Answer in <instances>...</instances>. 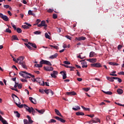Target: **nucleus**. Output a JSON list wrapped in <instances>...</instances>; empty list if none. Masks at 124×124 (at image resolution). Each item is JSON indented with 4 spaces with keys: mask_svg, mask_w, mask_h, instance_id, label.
I'll return each mask as SVG.
<instances>
[{
    "mask_svg": "<svg viewBox=\"0 0 124 124\" xmlns=\"http://www.w3.org/2000/svg\"><path fill=\"white\" fill-rule=\"evenodd\" d=\"M29 100H30L31 103H33V104H36L37 103L36 100H35V99H33L31 97H29Z\"/></svg>",
    "mask_w": 124,
    "mask_h": 124,
    "instance_id": "15",
    "label": "nucleus"
},
{
    "mask_svg": "<svg viewBox=\"0 0 124 124\" xmlns=\"http://www.w3.org/2000/svg\"><path fill=\"white\" fill-rule=\"evenodd\" d=\"M44 92L46 93V94H49V93H50V92H49V89L45 90Z\"/></svg>",
    "mask_w": 124,
    "mask_h": 124,
    "instance_id": "51",
    "label": "nucleus"
},
{
    "mask_svg": "<svg viewBox=\"0 0 124 124\" xmlns=\"http://www.w3.org/2000/svg\"><path fill=\"white\" fill-rule=\"evenodd\" d=\"M6 32H9V33H11L12 31L9 29V27L6 29Z\"/></svg>",
    "mask_w": 124,
    "mask_h": 124,
    "instance_id": "47",
    "label": "nucleus"
},
{
    "mask_svg": "<svg viewBox=\"0 0 124 124\" xmlns=\"http://www.w3.org/2000/svg\"><path fill=\"white\" fill-rule=\"evenodd\" d=\"M46 22L45 20H43L41 21V24H38L37 25L39 28H41V27H45V28H47V25L46 24Z\"/></svg>",
    "mask_w": 124,
    "mask_h": 124,
    "instance_id": "6",
    "label": "nucleus"
},
{
    "mask_svg": "<svg viewBox=\"0 0 124 124\" xmlns=\"http://www.w3.org/2000/svg\"><path fill=\"white\" fill-rule=\"evenodd\" d=\"M106 94H108L109 95H111V94H113V93H112V92L111 91H108V92H107Z\"/></svg>",
    "mask_w": 124,
    "mask_h": 124,
    "instance_id": "50",
    "label": "nucleus"
},
{
    "mask_svg": "<svg viewBox=\"0 0 124 124\" xmlns=\"http://www.w3.org/2000/svg\"><path fill=\"white\" fill-rule=\"evenodd\" d=\"M108 64H110V65H119V64L118 63L114 62H108Z\"/></svg>",
    "mask_w": 124,
    "mask_h": 124,
    "instance_id": "30",
    "label": "nucleus"
},
{
    "mask_svg": "<svg viewBox=\"0 0 124 124\" xmlns=\"http://www.w3.org/2000/svg\"><path fill=\"white\" fill-rule=\"evenodd\" d=\"M12 41H13V40H19V39H18V37H17L16 35H13L12 36Z\"/></svg>",
    "mask_w": 124,
    "mask_h": 124,
    "instance_id": "26",
    "label": "nucleus"
},
{
    "mask_svg": "<svg viewBox=\"0 0 124 124\" xmlns=\"http://www.w3.org/2000/svg\"><path fill=\"white\" fill-rule=\"evenodd\" d=\"M24 124H31L29 121L27 119H24Z\"/></svg>",
    "mask_w": 124,
    "mask_h": 124,
    "instance_id": "46",
    "label": "nucleus"
},
{
    "mask_svg": "<svg viewBox=\"0 0 124 124\" xmlns=\"http://www.w3.org/2000/svg\"><path fill=\"white\" fill-rule=\"evenodd\" d=\"M28 44L29 45H30L31 46H32V47H33V48H37V46H36V45H35V44H33V43H32L29 42Z\"/></svg>",
    "mask_w": 124,
    "mask_h": 124,
    "instance_id": "23",
    "label": "nucleus"
},
{
    "mask_svg": "<svg viewBox=\"0 0 124 124\" xmlns=\"http://www.w3.org/2000/svg\"><path fill=\"white\" fill-rule=\"evenodd\" d=\"M83 90H84L85 92H89V91L91 90V88L89 87L86 88H83Z\"/></svg>",
    "mask_w": 124,
    "mask_h": 124,
    "instance_id": "48",
    "label": "nucleus"
},
{
    "mask_svg": "<svg viewBox=\"0 0 124 124\" xmlns=\"http://www.w3.org/2000/svg\"><path fill=\"white\" fill-rule=\"evenodd\" d=\"M66 94H67V95H76L77 93H76L75 92L73 91V92H67Z\"/></svg>",
    "mask_w": 124,
    "mask_h": 124,
    "instance_id": "16",
    "label": "nucleus"
},
{
    "mask_svg": "<svg viewBox=\"0 0 124 124\" xmlns=\"http://www.w3.org/2000/svg\"><path fill=\"white\" fill-rule=\"evenodd\" d=\"M35 110L37 111V112H38L40 114H43L44 112H45V110L44 109H41V110H38L37 108H35Z\"/></svg>",
    "mask_w": 124,
    "mask_h": 124,
    "instance_id": "22",
    "label": "nucleus"
},
{
    "mask_svg": "<svg viewBox=\"0 0 124 124\" xmlns=\"http://www.w3.org/2000/svg\"><path fill=\"white\" fill-rule=\"evenodd\" d=\"M45 36L46 38H47L48 39H51V38L50 37V35L48 34V33L46 32L45 34Z\"/></svg>",
    "mask_w": 124,
    "mask_h": 124,
    "instance_id": "34",
    "label": "nucleus"
},
{
    "mask_svg": "<svg viewBox=\"0 0 124 124\" xmlns=\"http://www.w3.org/2000/svg\"><path fill=\"white\" fill-rule=\"evenodd\" d=\"M40 22H41V20L39 19H37V20L36 21V24H39V23H40Z\"/></svg>",
    "mask_w": 124,
    "mask_h": 124,
    "instance_id": "55",
    "label": "nucleus"
},
{
    "mask_svg": "<svg viewBox=\"0 0 124 124\" xmlns=\"http://www.w3.org/2000/svg\"><path fill=\"white\" fill-rule=\"evenodd\" d=\"M16 31L18 33H21V32H22V29H21L20 28H17Z\"/></svg>",
    "mask_w": 124,
    "mask_h": 124,
    "instance_id": "37",
    "label": "nucleus"
},
{
    "mask_svg": "<svg viewBox=\"0 0 124 124\" xmlns=\"http://www.w3.org/2000/svg\"><path fill=\"white\" fill-rule=\"evenodd\" d=\"M57 122L55 119H51L49 123H56Z\"/></svg>",
    "mask_w": 124,
    "mask_h": 124,
    "instance_id": "54",
    "label": "nucleus"
},
{
    "mask_svg": "<svg viewBox=\"0 0 124 124\" xmlns=\"http://www.w3.org/2000/svg\"><path fill=\"white\" fill-rule=\"evenodd\" d=\"M34 34H41V31H37L33 32Z\"/></svg>",
    "mask_w": 124,
    "mask_h": 124,
    "instance_id": "39",
    "label": "nucleus"
},
{
    "mask_svg": "<svg viewBox=\"0 0 124 124\" xmlns=\"http://www.w3.org/2000/svg\"><path fill=\"white\" fill-rule=\"evenodd\" d=\"M25 74H28V75H29V76H30L31 77H32V78H34L35 77L34 75H31V74H30L29 73H28L26 71H21L19 72V75H20V76H22L23 77H25Z\"/></svg>",
    "mask_w": 124,
    "mask_h": 124,
    "instance_id": "2",
    "label": "nucleus"
},
{
    "mask_svg": "<svg viewBox=\"0 0 124 124\" xmlns=\"http://www.w3.org/2000/svg\"><path fill=\"white\" fill-rule=\"evenodd\" d=\"M14 113L16 115V116L17 117V118H20L21 117V114L19 113L18 111H14Z\"/></svg>",
    "mask_w": 124,
    "mask_h": 124,
    "instance_id": "28",
    "label": "nucleus"
},
{
    "mask_svg": "<svg viewBox=\"0 0 124 124\" xmlns=\"http://www.w3.org/2000/svg\"><path fill=\"white\" fill-rule=\"evenodd\" d=\"M18 89H22V85L21 84H19L17 86Z\"/></svg>",
    "mask_w": 124,
    "mask_h": 124,
    "instance_id": "60",
    "label": "nucleus"
},
{
    "mask_svg": "<svg viewBox=\"0 0 124 124\" xmlns=\"http://www.w3.org/2000/svg\"><path fill=\"white\" fill-rule=\"evenodd\" d=\"M62 66H64L65 67H66V68H72V66L65 65L64 64H62Z\"/></svg>",
    "mask_w": 124,
    "mask_h": 124,
    "instance_id": "38",
    "label": "nucleus"
},
{
    "mask_svg": "<svg viewBox=\"0 0 124 124\" xmlns=\"http://www.w3.org/2000/svg\"><path fill=\"white\" fill-rule=\"evenodd\" d=\"M0 18H1V19H3L4 21H5V22H8L9 21V18L8 17L6 16L3 15V14L0 13Z\"/></svg>",
    "mask_w": 124,
    "mask_h": 124,
    "instance_id": "3",
    "label": "nucleus"
},
{
    "mask_svg": "<svg viewBox=\"0 0 124 124\" xmlns=\"http://www.w3.org/2000/svg\"><path fill=\"white\" fill-rule=\"evenodd\" d=\"M50 47H51V48H54V49H56V50L59 49V47L57 46L50 45Z\"/></svg>",
    "mask_w": 124,
    "mask_h": 124,
    "instance_id": "36",
    "label": "nucleus"
},
{
    "mask_svg": "<svg viewBox=\"0 0 124 124\" xmlns=\"http://www.w3.org/2000/svg\"><path fill=\"white\" fill-rule=\"evenodd\" d=\"M27 118L28 119L29 122L31 124H32L33 123V121L31 120V118L30 117L29 115L27 116Z\"/></svg>",
    "mask_w": 124,
    "mask_h": 124,
    "instance_id": "27",
    "label": "nucleus"
},
{
    "mask_svg": "<svg viewBox=\"0 0 124 124\" xmlns=\"http://www.w3.org/2000/svg\"><path fill=\"white\" fill-rule=\"evenodd\" d=\"M39 83L40 85H41V86H45V82H44L43 81L39 82Z\"/></svg>",
    "mask_w": 124,
    "mask_h": 124,
    "instance_id": "40",
    "label": "nucleus"
},
{
    "mask_svg": "<svg viewBox=\"0 0 124 124\" xmlns=\"http://www.w3.org/2000/svg\"><path fill=\"white\" fill-rule=\"evenodd\" d=\"M76 115H77V116H84L85 113L82 111H78L76 113Z\"/></svg>",
    "mask_w": 124,
    "mask_h": 124,
    "instance_id": "18",
    "label": "nucleus"
},
{
    "mask_svg": "<svg viewBox=\"0 0 124 124\" xmlns=\"http://www.w3.org/2000/svg\"><path fill=\"white\" fill-rule=\"evenodd\" d=\"M63 63H64L65 64H70V62L68 61H64Z\"/></svg>",
    "mask_w": 124,
    "mask_h": 124,
    "instance_id": "57",
    "label": "nucleus"
},
{
    "mask_svg": "<svg viewBox=\"0 0 124 124\" xmlns=\"http://www.w3.org/2000/svg\"><path fill=\"white\" fill-rule=\"evenodd\" d=\"M122 48H123V46H122L121 45H119L118 46L117 49L119 51H120V50H121V49H122Z\"/></svg>",
    "mask_w": 124,
    "mask_h": 124,
    "instance_id": "45",
    "label": "nucleus"
},
{
    "mask_svg": "<svg viewBox=\"0 0 124 124\" xmlns=\"http://www.w3.org/2000/svg\"><path fill=\"white\" fill-rule=\"evenodd\" d=\"M22 28H23L24 29L28 30V29H30V27L27 25H22Z\"/></svg>",
    "mask_w": 124,
    "mask_h": 124,
    "instance_id": "42",
    "label": "nucleus"
},
{
    "mask_svg": "<svg viewBox=\"0 0 124 124\" xmlns=\"http://www.w3.org/2000/svg\"><path fill=\"white\" fill-rule=\"evenodd\" d=\"M118 94H122L124 93V91L121 89H119L117 90Z\"/></svg>",
    "mask_w": 124,
    "mask_h": 124,
    "instance_id": "29",
    "label": "nucleus"
},
{
    "mask_svg": "<svg viewBox=\"0 0 124 124\" xmlns=\"http://www.w3.org/2000/svg\"><path fill=\"white\" fill-rule=\"evenodd\" d=\"M53 19H57L58 18V15L56 14H54L53 15Z\"/></svg>",
    "mask_w": 124,
    "mask_h": 124,
    "instance_id": "49",
    "label": "nucleus"
},
{
    "mask_svg": "<svg viewBox=\"0 0 124 124\" xmlns=\"http://www.w3.org/2000/svg\"><path fill=\"white\" fill-rule=\"evenodd\" d=\"M41 63H43V64H46L47 65H50V66H52V63H51V62L44 60H42L41 61Z\"/></svg>",
    "mask_w": 124,
    "mask_h": 124,
    "instance_id": "5",
    "label": "nucleus"
},
{
    "mask_svg": "<svg viewBox=\"0 0 124 124\" xmlns=\"http://www.w3.org/2000/svg\"><path fill=\"white\" fill-rule=\"evenodd\" d=\"M61 74L62 75V78L64 80V79H66L67 77H66V72H63V71H61Z\"/></svg>",
    "mask_w": 124,
    "mask_h": 124,
    "instance_id": "17",
    "label": "nucleus"
},
{
    "mask_svg": "<svg viewBox=\"0 0 124 124\" xmlns=\"http://www.w3.org/2000/svg\"><path fill=\"white\" fill-rule=\"evenodd\" d=\"M19 85V84H18V83H16V82H15V84L14 85V88H17V87H18V85Z\"/></svg>",
    "mask_w": 124,
    "mask_h": 124,
    "instance_id": "59",
    "label": "nucleus"
},
{
    "mask_svg": "<svg viewBox=\"0 0 124 124\" xmlns=\"http://www.w3.org/2000/svg\"><path fill=\"white\" fill-rule=\"evenodd\" d=\"M39 92L41 93H44V91L42 89H39Z\"/></svg>",
    "mask_w": 124,
    "mask_h": 124,
    "instance_id": "62",
    "label": "nucleus"
},
{
    "mask_svg": "<svg viewBox=\"0 0 124 124\" xmlns=\"http://www.w3.org/2000/svg\"><path fill=\"white\" fill-rule=\"evenodd\" d=\"M55 112L56 113V114H57V115H58V116H60V117H62V114H61V112H60V111L57 109H55Z\"/></svg>",
    "mask_w": 124,
    "mask_h": 124,
    "instance_id": "20",
    "label": "nucleus"
},
{
    "mask_svg": "<svg viewBox=\"0 0 124 124\" xmlns=\"http://www.w3.org/2000/svg\"><path fill=\"white\" fill-rule=\"evenodd\" d=\"M76 108H73V110H74V111H78V110L81 109V108L78 106H76Z\"/></svg>",
    "mask_w": 124,
    "mask_h": 124,
    "instance_id": "31",
    "label": "nucleus"
},
{
    "mask_svg": "<svg viewBox=\"0 0 124 124\" xmlns=\"http://www.w3.org/2000/svg\"><path fill=\"white\" fill-rule=\"evenodd\" d=\"M115 104H117V105H119V106H123V107H124V104L122 105L120 104V103H117V102H115Z\"/></svg>",
    "mask_w": 124,
    "mask_h": 124,
    "instance_id": "52",
    "label": "nucleus"
},
{
    "mask_svg": "<svg viewBox=\"0 0 124 124\" xmlns=\"http://www.w3.org/2000/svg\"><path fill=\"white\" fill-rule=\"evenodd\" d=\"M119 75H124V72H120L118 73Z\"/></svg>",
    "mask_w": 124,
    "mask_h": 124,
    "instance_id": "64",
    "label": "nucleus"
},
{
    "mask_svg": "<svg viewBox=\"0 0 124 124\" xmlns=\"http://www.w3.org/2000/svg\"><path fill=\"white\" fill-rule=\"evenodd\" d=\"M0 122H1V123H2L3 124H8L7 121H6L5 119H3V118H2V116H1L0 117Z\"/></svg>",
    "mask_w": 124,
    "mask_h": 124,
    "instance_id": "13",
    "label": "nucleus"
},
{
    "mask_svg": "<svg viewBox=\"0 0 124 124\" xmlns=\"http://www.w3.org/2000/svg\"><path fill=\"white\" fill-rule=\"evenodd\" d=\"M15 103H16V106H17V107H18L19 108H23V107H24V108H27V105H26V104L20 105V104H21L20 102H19V103L18 102V104L16 102H15Z\"/></svg>",
    "mask_w": 124,
    "mask_h": 124,
    "instance_id": "7",
    "label": "nucleus"
},
{
    "mask_svg": "<svg viewBox=\"0 0 124 124\" xmlns=\"http://www.w3.org/2000/svg\"><path fill=\"white\" fill-rule=\"evenodd\" d=\"M81 64H82V67L83 68H87L88 67V64H87V62H81Z\"/></svg>",
    "mask_w": 124,
    "mask_h": 124,
    "instance_id": "19",
    "label": "nucleus"
},
{
    "mask_svg": "<svg viewBox=\"0 0 124 124\" xmlns=\"http://www.w3.org/2000/svg\"><path fill=\"white\" fill-rule=\"evenodd\" d=\"M44 70H46V71H53L54 70V68L52 67L46 66L44 67Z\"/></svg>",
    "mask_w": 124,
    "mask_h": 124,
    "instance_id": "8",
    "label": "nucleus"
},
{
    "mask_svg": "<svg viewBox=\"0 0 124 124\" xmlns=\"http://www.w3.org/2000/svg\"><path fill=\"white\" fill-rule=\"evenodd\" d=\"M53 11H54V10L52 9H49L47 10V12H48V13H52V12H53Z\"/></svg>",
    "mask_w": 124,
    "mask_h": 124,
    "instance_id": "53",
    "label": "nucleus"
},
{
    "mask_svg": "<svg viewBox=\"0 0 124 124\" xmlns=\"http://www.w3.org/2000/svg\"><path fill=\"white\" fill-rule=\"evenodd\" d=\"M115 80H118L119 83H122V79H121L120 78H117L115 77Z\"/></svg>",
    "mask_w": 124,
    "mask_h": 124,
    "instance_id": "43",
    "label": "nucleus"
},
{
    "mask_svg": "<svg viewBox=\"0 0 124 124\" xmlns=\"http://www.w3.org/2000/svg\"><path fill=\"white\" fill-rule=\"evenodd\" d=\"M95 55V53L93 51H91L90 53L89 57L90 58H93Z\"/></svg>",
    "mask_w": 124,
    "mask_h": 124,
    "instance_id": "24",
    "label": "nucleus"
},
{
    "mask_svg": "<svg viewBox=\"0 0 124 124\" xmlns=\"http://www.w3.org/2000/svg\"><path fill=\"white\" fill-rule=\"evenodd\" d=\"M92 122L93 124H96V123H100V119H99L97 117H95L94 118V120H92Z\"/></svg>",
    "mask_w": 124,
    "mask_h": 124,
    "instance_id": "10",
    "label": "nucleus"
},
{
    "mask_svg": "<svg viewBox=\"0 0 124 124\" xmlns=\"http://www.w3.org/2000/svg\"><path fill=\"white\" fill-rule=\"evenodd\" d=\"M20 81H21V82H23V83H28V80L27 79L21 78Z\"/></svg>",
    "mask_w": 124,
    "mask_h": 124,
    "instance_id": "44",
    "label": "nucleus"
},
{
    "mask_svg": "<svg viewBox=\"0 0 124 124\" xmlns=\"http://www.w3.org/2000/svg\"><path fill=\"white\" fill-rule=\"evenodd\" d=\"M86 116L87 117H90V118H93V117H94V115H92V114H90V115H89V114H87L86 115Z\"/></svg>",
    "mask_w": 124,
    "mask_h": 124,
    "instance_id": "56",
    "label": "nucleus"
},
{
    "mask_svg": "<svg viewBox=\"0 0 124 124\" xmlns=\"http://www.w3.org/2000/svg\"><path fill=\"white\" fill-rule=\"evenodd\" d=\"M24 76L25 77H23V78H25V79H30V78H31V77H30V75L27 74H24Z\"/></svg>",
    "mask_w": 124,
    "mask_h": 124,
    "instance_id": "35",
    "label": "nucleus"
},
{
    "mask_svg": "<svg viewBox=\"0 0 124 124\" xmlns=\"http://www.w3.org/2000/svg\"><path fill=\"white\" fill-rule=\"evenodd\" d=\"M31 112H32V114L33 115V116H34V115L35 114V113H37V112H36V111H35L34 109H33V108L31 107Z\"/></svg>",
    "mask_w": 124,
    "mask_h": 124,
    "instance_id": "33",
    "label": "nucleus"
},
{
    "mask_svg": "<svg viewBox=\"0 0 124 124\" xmlns=\"http://www.w3.org/2000/svg\"><path fill=\"white\" fill-rule=\"evenodd\" d=\"M9 6H10L9 5H4L3 7L4 8L7 9V8H9Z\"/></svg>",
    "mask_w": 124,
    "mask_h": 124,
    "instance_id": "58",
    "label": "nucleus"
},
{
    "mask_svg": "<svg viewBox=\"0 0 124 124\" xmlns=\"http://www.w3.org/2000/svg\"><path fill=\"white\" fill-rule=\"evenodd\" d=\"M25 24L26 25H27V27H31V24H30V23H28L26 22V23H25Z\"/></svg>",
    "mask_w": 124,
    "mask_h": 124,
    "instance_id": "63",
    "label": "nucleus"
},
{
    "mask_svg": "<svg viewBox=\"0 0 124 124\" xmlns=\"http://www.w3.org/2000/svg\"><path fill=\"white\" fill-rule=\"evenodd\" d=\"M86 61H87L88 62H90L94 63V62H96V61H97V60L96 59V58H92V59H87Z\"/></svg>",
    "mask_w": 124,
    "mask_h": 124,
    "instance_id": "9",
    "label": "nucleus"
},
{
    "mask_svg": "<svg viewBox=\"0 0 124 124\" xmlns=\"http://www.w3.org/2000/svg\"><path fill=\"white\" fill-rule=\"evenodd\" d=\"M25 108L26 109L27 111L29 112V113H31V108H30L28 106H27V107H26V108Z\"/></svg>",
    "mask_w": 124,
    "mask_h": 124,
    "instance_id": "32",
    "label": "nucleus"
},
{
    "mask_svg": "<svg viewBox=\"0 0 124 124\" xmlns=\"http://www.w3.org/2000/svg\"><path fill=\"white\" fill-rule=\"evenodd\" d=\"M50 75H51L52 78H54L55 79H56V78H57V76H56V75L54 74V73H51L50 74Z\"/></svg>",
    "mask_w": 124,
    "mask_h": 124,
    "instance_id": "41",
    "label": "nucleus"
},
{
    "mask_svg": "<svg viewBox=\"0 0 124 124\" xmlns=\"http://www.w3.org/2000/svg\"><path fill=\"white\" fill-rule=\"evenodd\" d=\"M41 61L40 62V64H35L34 66L35 67H38L39 68H40L41 67H42L43 64V63H41Z\"/></svg>",
    "mask_w": 124,
    "mask_h": 124,
    "instance_id": "21",
    "label": "nucleus"
},
{
    "mask_svg": "<svg viewBox=\"0 0 124 124\" xmlns=\"http://www.w3.org/2000/svg\"><path fill=\"white\" fill-rule=\"evenodd\" d=\"M107 78L108 80V81H109V82H114V79L115 80V79H116L117 78H116V77H107Z\"/></svg>",
    "mask_w": 124,
    "mask_h": 124,
    "instance_id": "12",
    "label": "nucleus"
},
{
    "mask_svg": "<svg viewBox=\"0 0 124 124\" xmlns=\"http://www.w3.org/2000/svg\"><path fill=\"white\" fill-rule=\"evenodd\" d=\"M91 67H102V65L100 63H94L91 64Z\"/></svg>",
    "mask_w": 124,
    "mask_h": 124,
    "instance_id": "4",
    "label": "nucleus"
},
{
    "mask_svg": "<svg viewBox=\"0 0 124 124\" xmlns=\"http://www.w3.org/2000/svg\"><path fill=\"white\" fill-rule=\"evenodd\" d=\"M24 60H25V57H19L17 58V63L21 65L22 67L24 68V69H28V67H27V65L26 64V62Z\"/></svg>",
    "mask_w": 124,
    "mask_h": 124,
    "instance_id": "1",
    "label": "nucleus"
},
{
    "mask_svg": "<svg viewBox=\"0 0 124 124\" xmlns=\"http://www.w3.org/2000/svg\"><path fill=\"white\" fill-rule=\"evenodd\" d=\"M58 56V53H55L54 55L50 56L49 59H56V58H57Z\"/></svg>",
    "mask_w": 124,
    "mask_h": 124,
    "instance_id": "25",
    "label": "nucleus"
},
{
    "mask_svg": "<svg viewBox=\"0 0 124 124\" xmlns=\"http://www.w3.org/2000/svg\"><path fill=\"white\" fill-rule=\"evenodd\" d=\"M55 118L56 119V120H57V121H59V122H61V123H65V120H63L62 118H61L58 116L55 117Z\"/></svg>",
    "mask_w": 124,
    "mask_h": 124,
    "instance_id": "11",
    "label": "nucleus"
},
{
    "mask_svg": "<svg viewBox=\"0 0 124 124\" xmlns=\"http://www.w3.org/2000/svg\"><path fill=\"white\" fill-rule=\"evenodd\" d=\"M32 11H31V10H29V11H28V14H29V15H32Z\"/></svg>",
    "mask_w": 124,
    "mask_h": 124,
    "instance_id": "61",
    "label": "nucleus"
},
{
    "mask_svg": "<svg viewBox=\"0 0 124 124\" xmlns=\"http://www.w3.org/2000/svg\"><path fill=\"white\" fill-rule=\"evenodd\" d=\"M86 37L84 36L76 37V40H78V41H81V40H85Z\"/></svg>",
    "mask_w": 124,
    "mask_h": 124,
    "instance_id": "14",
    "label": "nucleus"
}]
</instances>
